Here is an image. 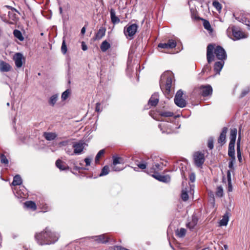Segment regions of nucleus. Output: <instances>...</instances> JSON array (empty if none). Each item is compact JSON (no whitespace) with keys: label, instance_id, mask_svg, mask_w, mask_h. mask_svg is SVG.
I'll return each mask as SVG.
<instances>
[{"label":"nucleus","instance_id":"nucleus-24","mask_svg":"<svg viewBox=\"0 0 250 250\" xmlns=\"http://www.w3.org/2000/svg\"><path fill=\"white\" fill-rule=\"evenodd\" d=\"M224 64L223 61L216 62L214 64V70L216 74H219Z\"/></svg>","mask_w":250,"mask_h":250},{"label":"nucleus","instance_id":"nucleus-56","mask_svg":"<svg viewBox=\"0 0 250 250\" xmlns=\"http://www.w3.org/2000/svg\"><path fill=\"white\" fill-rule=\"evenodd\" d=\"M95 110L97 112H100L102 111V109H101V104L99 103H97L96 104Z\"/></svg>","mask_w":250,"mask_h":250},{"label":"nucleus","instance_id":"nucleus-61","mask_svg":"<svg viewBox=\"0 0 250 250\" xmlns=\"http://www.w3.org/2000/svg\"><path fill=\"white\" fill-rule=\"evenodd\" d=\"M82 48L83 51H85L87 49V45L83 42H82Z\"/></svg>","mask_w":250,"mask_h":250},{"label":"nucleus","instance_id":"nucleus-39","mask_svg":"<svg viewBox=\"0 0 250 250\" xmlns=\"http://www.w3.org/2000/svg\"><path fill=\"white\" fill-rule=\"evenodd\" d=\"M177 235L179 237H184L186 233V229L184 228H181L176 232Z\"/></svg>","mask_w":250,"mask_h":250},{"label":"nucleus","instance_id":"nucleus-23","mask_svg":"<svg viewBox=\"0 0 250 250\" xmlns=\"http://www.w3.org/2000/svg\"><path fill=\"white\" fill-rule=\"evenodd\" d=\"M24 206L25 208L30 209L33 211L37 209V206L36 203L32 201H27L24 203Z\"/></svg>","mask_w":250,"mask_h":250},{"label":"nucleus","instance_id":"nucleus-57","mask_svg":"<svg viewBox=\"0 0 250 250\" xmlns=\"http://www.w3.org/2000/svg\"><path fill=\"white\" fill-rule=\"evenodd\" d=\"M8 16L9 17L13 20L16 18V14L11 12H8Z\"/></svg>","mask_w":250,"mask_h":250},{"label":"nucleus","instance_id":"nucleus-53","mask_svg":"<svg viewBox=\"0 0 250 250\" xmlns=\"http://www.w3.org/2000/svg\"><path fill=\"white\" fill-rule=\"evenodd\" d=\"M208 147L210 149H212L213 148V140L212 139H209L208 141Z\"/></svg>","mask_w":250,"mask_h":250},{"label":"nucleus","instance_id":"nucleus-29","mask_svg":"<svg viewBox=\"0 0 250 250\" xmlns=\"http://www.w3.org/2000/svg\"><path fill=\"white\" fill-rule=\"evenodd\" d=\"M175 104L180 107H184L186 106L187 102L183 98L174 99Z\"/></svg>","mask_w":250,"mask_h":250},{"label":"nucleus","instance_id":"nucleus-59","mask_svg":"<svg viewBox=\"0 0 250 250\" xmlns=\"http://www.w3.org/2000/svg\"><path fill=\"white\" fill-rule=\"evenodd\" d=\"M228 182V190L229 192H231L232 191V186L231 184V181Z\"/></svg>","mask_w":250,"mask_h":250},{"label":"nucleus","instance_id":"nucleus-36","mask_svg":"<svg viewBox=\"0 0 250 250\" xmlns=\"http://www.w3.org/2000/svg\"><path fill=\"white\" fill-rule=\"evenodd\" d=\"M229 221V217L227 214H225L222 219L220 221V226H226L228 224Z\"/></svg>","mask_w":250,"mask_h":250},{"label":"nucleus","instance_id":"nucleus-47","mask_svg":"<svg viewBox=\"0 0 250 250\" xmlns=\"http://www.w3.org/2000/svg\"><path fill=\"white\" fill-rule=\"evenodd\" d=\"M212 5L218 12H220L221 11L222 5L218 1H214L212 3Z\"/></svg>","mask_w":250,"mask_h":250},{"label":"nucleus","instance_id":"nucleus-16","mask_svg":"<svg viewBox=\"0 0 250 250\" xmlns=\"http://www.w3.org/2000/svg\"><path fill=\"white\" fill-rule=\"evenodd\" d=\"M113 159V162L112 165L111 166L112 170L115 171H119L122 170L123 169V167H119L116 166L117 164H121L122 158L118 157H114Z\"/></svg>","mask_w":250,"mask_h":250},{"label":"nucleus","instance_id":"nucleus-18","mask_svg":"<svg viewBox=\"0 0 250 250\" xmlns=\"http://www.w3.org/2000/svg\"><path fill=\"white\" fill-rule=\"evenodd\" d=\"M228 131V128L226 127H224L220 135L218 138V142L220 144H224L226 142V134Z\"/></svg>","mask_w":250,"mask_h":250},{"label":"nucleus","instance_id":"nucleus-7","mask_svg":"<svg viewBox=\"0 0 250 250\" xmlns=\"http://www.w3.org/2000/svg\"><path fill=\"white\" fill-rule=\"evenodd\" d=\"M194 186L193 184H189V187L182 189L181 198L184 201L188 200L189 195H192L194 193Z\"/></svg>","mask_w":250,"mask_h":250},{"label":"nucleus","instance_id":"nucleus-52","mask_svg":"<svg viewBox=\"0 0 250 250\" xmlns=\"http://www.w3.org/2000/svg\"><path fill=\"white\" fill-rule=\"evenodd\" d=\"M40 208L42 209L44 212L48 211L49 210V207L46 204L41 207Z\"/></svg>","mask_w":250,"mask_h":250},{"label":"nucleus","instance_id":"nucleus-63","mask_svg":"<svg viewBox=\"0 0 250 250\" xmlns=\"http://www.w3.org/2000/svg\"><path fill=\"white\" fill-rule=\"evenodd\" d=\"M5 7H6L7 9H10L12 11H17V10L14 7H12V6H9V5H5Z\"/></svg>","mask_w":250,"mask_h":250},{"label":"nucleus","instance_id":"nucleus-44","mask_svg":"<svg viewBox=\"0 0 250 250\" xmlns=\"http://www.w3.org/2000/svg\"><path fill=\"white\" fill-rule=\"evenodd\" d=\"M87 146V144L83 141H79V154L82 153L83 149Z\"/></svg>","mask_w":250,"mask_h":250},{"label":"nucleus","instance_id":"nucleus-21","mask_svg":"<svg viewBox=\"0 0 250 250\" xmlns=\"http://www.w3.org/2000/svg\"><path fill=\"white\" fill-rule=\"evenodd\" d=\"M55 164L56 167L61 170H66L69 168L65 162L60 159L56 161Z\"/></svg>","mask_w":250,"mask_h":250},{"label":"nucleus","instance_id":"nucleus-43","mask_svg":"<svg viewBox=\"0 0 250 250\" xmlns=\"http://www.w3.org/2000/svg\"><path fill=\"white\" fill-rule=\"evenodd\" d=\"M159 114L162 117H172L173 115V113L170 111H161Z\"/></svg>","mask_w":250,"mask_h":250},{"label":"nucleus","instance_id":"nucleus-15","mask_svg":"<svg viewBox=\"0 0 250 250\" xmlns=\"http://www.w3.org/2000/svg\"><path fill=\"white\" fill-rule=\"evenodd\" d=\"M159 102V95L158 93H154L152 95L148 102V105L150 106H156Z\"/></svg>","mask_w":250,"mask_h":250},{"label":"nucleus","instance_id":"nucleus-55","mask_svg":"<svg viewBox=\"0 0 250 250\" xmlns=\"http://www.w3.org/2000/svg\"><path fill=\"white\" fill-rule=\"evenodd\" d=\"M92 158H86L84 159V162L86 166H89L91 162Z\"/></svg>","mask_w":250,"mask_h":250},{"label":"nucleus","instance_id":"nucleus-30","mask_svg":"<svg viewBox=\"0 0 250 250\" xmlns=\"http://www.w3.org/2000/svg\"><path fill=\"white\" fill-rule=\"evenodd\" d=\"M237 129L236 128L231 129L230 133V142H235L236 135H237Z\"/></svg>","mask_w":250,"mask_h":250},{"label":"nucleus","instance_id":"nucleus-17","mask_svg":"<svg viewBox=\"0 0 250 250\" xmlns=\"http://www.w3.org/2000/svg\"><path fill=\"white\" fill-rule=\"evenodd\" d=\"M94 240L99 243H105L108 242V237L106 234H102L94 237Z\"/></svg>","mask_w":250,"mask_h":250},{"label":"nucleus","instance_id":"nucleus-42","mask_svg":"<svg viewBox=\"0 0 250 250\" xmlns=\"http://www.w3.org/2000/svg\"><path fill=\"white\" fill-rule=\"evenodd\" d=\"M109 172V167L107 166H104L102 169V171L100 174V176H103L108 174Z\"/></svg>","mask_w":250,"mask_h":250},{"label":"nucleus","instance_id":"nucleus-28","mask_svg":"<svg viewBox=\"0 0 250 250\" xmlns=\"http://www.w3.org/2000/svg\"><path fill=\"white\" fill-rule=\"evenodd\" d=\"M22 184V179L20 175H16L14 177L12 185L14 186H20Z\"/></svg>","mask_w":250,"mask_h":250},{"label":"nucleus","instance_id":"nucleus-51","mask_svg":"<svg viewBox=\"0 0 250 250\" xmlns=\"http://www.w3.org/2000/svg\"><path fill=\"white\" fill-rule=\"evenodd\" d=\"M183 92L181 90H179L175 96L174 99H177L179 98H182Z\"/></svg>","mask_w":250,"mask_h":250},{"label":"nucleus","instance_id":"nucleus-10","mask_svg":"<svg viewBox=\"0 0 250 250\" xmlns=\"http://www.w3.org/2000/svg\"><path fill=\"white\" fill-rule=\"evenodd\" d=\"M199 93L203 97L210 96L212 93V88L210 85H202L199 88Z\"/></svg>","mask_w":250,"mask_h":250},{"label":"nucleus","instance_id":"nucleus-49","mask_svg":"<svg viewBox=\"0 0 250 250\" xmlns=\"http://www.w3.org/2000/svg\"><path fill=\"white\" fill-rule=\"evenodd\" d=\"M108 250H129L121 246H114L110 247Z\"/></svg>","mask_w":250,"mask_h":250},{"label":"nucleus","instance_id":"nucleus-46","mask_svg":"<svg viewBox=\"0 0 250 250\" xmlns=\"http://www.w3.org/2000/svg\"><path fill=\"white\" fill-rule=\"evenodd\" d=\"M216 196L220 197L223 195V189L221 186H218L216 188Z\"/></svg>","mask_w":250,"mask_h":250},{"label":"nucleus","instance_id":"nucleus-40","mask_svg":"<svg viewBox=\"0 0 250 250\" xmlns=\"http://www.w3.org/2000/svg\"><path fill=\"white\" fill-rule=\"evenodd\" d=\"M71 91L70 89H67L65 91H64L61 96V98L62 101L66 100L68 97H69V95L70 94Z\"/></svg>","mask_w":250,"mask_h":250},{"label":"nucleus","instance_id":"nucleus-32","mask_svg":"<svg viewBox=\"0 0 250 250\" xmlns=\"http://www.w3.org/2000/svg\"><path fill=\"white\" fill-rule=\"evenodd\" d=\"M240 138H238V142L237 144V154L238 161L240 163L242 162V158L241 155V152L240 150Z\"/></svg>","mask_w":250,"mask_h":250},{"label":"nucleus","instance_id":"nucleus-58","mask_svg":"<svg viewBox=\"0 0 250 250\" xmlns=\"http://www.w3.org/2000/svg\"><path fill=\"white\" fill-rule=\"evenodd\" d=\"M189 180L192 183H193L195 181V175L194 173H191L189 175Z\"/></svg>","mask_w":250,"mask_h":250},{"label":"nucleus","instance_id":"nucleus-1","mask_svg":"<svg viewBox=\"0 0 250 250\" xmlns=\"http://www.w3.org/2000/svg\"><path fill=\"white\" fill-rule=\"evenodd\" d=\"M35 239L41 245H49L56 242L58 239L56 234L51 231L48 227L39 233H36Z\"/></svg>","mask_w":250,"mask_h":250},{"label":"nucleus","instance_id":"nucleus-20","mask_svg":"<svg viewBox=\"0 0 250 250\" xmlns=\"http://www.w3.org/2000/svg\"><path fill=\"white\" fill-rule=\"evenodd\" d=\"M152 176L155 178V179H157L159 181L163 182L165 183H167L170 181V177L167 175V176H164L158 174H153L152 175Z\"/></svg>","mask_w":250,"mask_h":250},{"label":"nucleus","instance_id":"nucleus-33","mask_svg":"<svg viewBox=\"0 0 250 250\" xmlns=\"http://www.w3.org/2000/svg\"><path fill=\"white\" fill-rule=\"evenodd\" d=\"M100 47L103 52H105L110 47V44L106 41H104L102 43Z\"/></svg>","mask_w":250,"mask_h":250},{"label":"nucleus","instance_id":"nucleus-37","mask_svg":"<svg viewBox=\"0 0 250 250\" xmlns=\"http://www.w3.org/2000/svg\"><path fill=\"white\" fill-rule=\"evenodd\" d=\"M203 25L206 30H207L209 33H211L212 29L211 28L210 23L207 20H204L203 22Z\"/></svg>","mask_w":250,"mask_h":250},{"label":"nucleus","instance_id":"nucleus-6","mask_svg":"<svg viewBox=\"0 0 250 250\" xmlns=\"http://www.w3.org/2000/svg\"><path fill=\"white\" fill-rule=\"evenodd\" d=\"M193 160L196 167H201L205 160L204 154L199 151L195 152L193 155Z\"/></svg>","mask_w":250,"mask_h":250},{"label":"nucleus","instance_id":"nucleus-26","mask_svg":"<svg viewBox=\"0 0 250 250\" xmlns=\"http://www.w3.org/2000/svg\"><path fill=\"white\" fill-rule=\"evenodd\" d=\"M43 136L46 140L51 141L54 140L57 137V135L55 133L53 132H44Z\"/></svg>","mask_w":250,"mask_h":250},{"label":"nucleus","instance_id":"nucleus-14","mask_svg":"<svg viewBox=\"0 0 250 250\" xmlns=\"http://www.w3.org/2000/svg\"><path fill=\"white\" fill-rule=\"evenodd\" d=\"M147 167H149L151 170V172H155L156 171L160 170L162 169L161 164L158 163L153 162L151 159H148L147 162Z\"/></svg>","mask_w":250,"mask_h":250},{"label":"nucleus","instance_id":"nucleus-50","mask_svg":"<svg viewBox=\"0 0 250 250\" xmlns=\"http://www.w3.org/2000/svg\"><path fill=\"white\" fill-rule=\"evenodd\" d=\"M250 91V88L249 87H246L244 88L241 94V97H243L247 95Z\"/></svg>","mask_w":250,"mask_h":250},{"label":"nucleus","instance_id":"nucleus-31","mask_svg":"<svg viewBox=\"0 0 250 250\" xmlns=\"http://www.w3.org/2000/svg\"><path fill=\"white\" fill-rule=\"evenodd\" d=\"M105 29L104 28L102 27L100 28L96 34V39L98 40L101 39L105 35Z\"/></svg>","mask_w":250,"mask_h":250},{"label":"nucleus","instance_id":"nucleus-45","mask_svg":"<svg viewBox=\"0 0 250 250\" xmlns=\"http://www.w3.org/2000/svg\"><path fill=\"white\" fill-rule=\"evenodd\" d=\"M0 161L2 164H4L5 165H8L9 163V161L7 159L6 157L3 154H1L0 155Z\"/></svg>","mask_w":250,"mask_h":250},{"label":"nucleus","instance_id":"nucleus-11","mask_svg":"<svg viewBox=\"0 0 250 250\" xmlns=\"http://www.w3.org/2000/svg\"><path fill=\"white\" fill-rule=\"evenodd\" d=\"M16 66L20 68L22 66L23 62H24L25 59L23 55L21 53H17L13 57Z\"/></svg>","mask_w":250,"mask_h":250},{"label":"nucleus","instance_id":"nucleus-62","mask_svg":"<svg viewBox=\"0 0 250 250\" xmlns=\"http://www.w3.org/2000/svg\"><path fill=\"white\" fill-rule=\"evenodd\" d=\"M72 141H68L66 142H62L61 143V144H62L63 146H68V144L69 143H71Z\"/></svg>","mask_w":250,"mask_h":250},{"label":"nucleus","instance_id":"nucleus-19","mask_svg":"<svg viewBox=\"0 0 250 250\" xmlns=\"http://www.w3.org/2000/svg\"><path fill=\"white\" fill-rule=\"evenodd\" d=\"M11 69V66L10 65L3 61H1L0 62V70L1 72H8L10 71Z\"/></svg>","mask_w":250,"mask_h":250},{"label":"nucleus","instance_id":"nucleus-25","mask_svg":"<svg viewBox=\"0 0 250 250\" xmlns=\"http://www.w3.org/2000/svg\"><path fill=\"white\" fill-rule=\"evenodd\" d=\"M235 143L229 142V145L228 155L230 157H235V150H234Z\"/></svg>","mask_w":250,"mask_h":250},{"label":"nucleus","instance_id":"nucleus-13","mask_svg":"<svg viewBox=\"0 0 250 250\" xmlns=\"http://www.w3.org/2000/svg\"><path fill=\"white\" fill-rule=\"evenodd\" d=\"M176 42L174 40H168L167 43H160L158 46L159 48L164 49H172L176 47Z\"/></svg>","mask_w":250,"mask_h":250},{"label":"nucleus","instance_id":"nucleus-27","mask_svg":"<svg viewBox=\"0 0 250 250\" xmlns=\"http://www.w3.org/2000/svg\"><path fill=\"white\" fill-rule=\"evenodd\" d=\"M111 20L113 23L115 24L120 22V19L116 16L114 9H111L110 11Z\"/></svg>","mask_w":250,"mask_h":250},{"label":"nucleus","instance_id":"nucleus-38","mask_svg":"<svg viewBox=\"0 0 250 250\" xmlns=\"http://www.w3.org/2000/svg\"><path fill=\"white\" fill-rule=\"evenodd\" d=\"M58 99V95L55 94L52 96L49 99V103L52 106H54Z\"/></svg>","mask_w":250,"mask_h":250},{"label":"nucleus","instance_id":"nucleus-64","mask_svg":"<svg viewBox=\"0 0 250 250\" xmlns=\"http://www.w3.org/2000/svg\"><path fill=\"white\" fill-rule=\"evenodd\" d=\"M85 27H83L82 29V30H81V33H82V34H84L85 33Z\"/></svg>","mask_w":250,"mask_h":250},{"label":"nucleus","instance_id":"nucleus-8","mask_svg":"<svg viewBox=\"0 0 250 250\" xmlns=\"http://www.w3.org/2000/svg\"><path fill=\"white\" fill-rule=\"evenodd\" d=\"M66 153L69 155H73L78 153V143L72 142L68 144L65 149Z\"/></svg>","mask_w":250,"mask_h":250},{"label":"nucleus","instance_id":"nucleus-3","mask_svg":"<svg viewBox=\"0 0 250 250\" xmlns=\"http://www.w3.org/2000/svg\"><path fill=\"white\" fill-rule=\"evenodd\" d=\"M173 78V74L170 72H166L162 75L160 86L165 94H168L170 92Z\"/></svg>","mask_w":250,"mask_h":250},{"label":"nucleus","instance_id":"nucleus-22","mask_svg":"<svg viewBox=\"0 0 250 250\" xmlns=\"http://www.w3.org/2000/svg\"><path fill=\"white\" fill-rule=\"evenodd\" d=\"M198 222V218L196 216L193 215L192 216L191 220L187 224V227L190 229H194Z\"/></svg>","mask_w":250,"mask_h":250},{"label":"nucleus","instance_id":"nucleus-9","mask_svg":"<svg viewBox=\"0 0 250 250\" xmlns=\"http://www.w3.org/2000/svg\"><path fill=\"white\" fill-rule=\"evenodd\" d=\"M231 30L234 37V40H238L248 37V35L242 32L239 29L236 27H232Z\"/></svg>","mask_w":250,"mask_h":250},{"label":"nucleus","instance_id":"nucleus-4","mask_svg":"<svg viewBox=\"0 0 250 250\" xmlns=\"http://www.w3.org/2000/svg\"><path fill=\"white\" fill-rule=\"evenodd\" d=\"M159 127L163 133L169 134L175 132V129L179 128L180 126L177 127L174 124L164 122L159 124Z\"/></svg>","mask_w":250,"mask_h":250},{"label":"nucleus","instance_id":"nucleus-54","mask_svg":"<svg viewBox=\"0 0 250 250\" xmlns=\"http://www.w3.org/2000/svg\"><path fill=\"white\" fill-rule=\"evenodd\" d=\"M138 167L142 169H145L147 166V163H141L137 165Z\"/></svg>","mask_w":250,"mask_h":250},{"label":"nucleus","instance_id":"nucleus-35","mask_svg":"<svg viewBox=\"0 0 250 250\" xmlns=\"http://www.w3.org/2000/svg\"><path fill=\"white\" fill-rule=\"evenodd\" d=\"M235 162V157H230L229 162V167L230 169L229 170H231L232 172H233L235 169L234 167Z\"/></svg>","mask_w":250,"mask_h":250},{"label":"nucleus","instance_id":"nucleus-41","mask_svg":"<svg viewBox=\"0 0 250 250\" xmlns=\"http://www.w3.org/2000/svg\"><path fill=\"white\" fill-rule=\"evenodd\" d=\"M104 149H102L99 151L95 158V163H99L100 158L104 154Z\"/></svg>","mask_w":250,"mask_h":250},{"label":"nucleus","instance_id":"nucleus-48","mask_svg":"<svg viewBox=\"0 0 250 250\" xmlns=\"http://www.w3.org/2000/svg\"><path fill=\"white\" fill-rule=\"evenodd\" d=\"M67 47L65 43V40L63 39L61 46V51L62 54H65L67 52Z\"/></svg>","mask_w":250,"mask_h":250},{"label":"nucleus","instance_id":"nucleus-60","mask_svg":"<svg viewBox=\"0 0 250 250\" xmlns=\"http://www.w3.org/2000/svg\"><path fill=\"white\" fill-rule=\"evenodd\" d=\"M227 179L228 182L231 181L230 170H228L227 171Z\"/></svg>","mask_w":250,"mask_h":250},{"label":"nucleus","instance_id":"nucleus-2","mask_svg":"<svg viewBox=\"0 0 250 250\" xmlns=\"http://www.w3.org/2000/svg\"><path fill=\"white\" fill-rule=\"evenodd\" d=\"M215 46L214 44H209L207 47V59L208 63L214 60V53L217 59L221 61H224L227 58L226 53L223 47L219 45Z\"/></svg>","mask_w":250,"mask_h":250},{"label":"nucleus","instance_id":"nucleus-12","mask_svg":"<svg viewBox=\"0 0 250 250\" xmlns=\"http://www.w3.org/2000/svg\"><path fill=\"white\" fill-rule=\"evenodd\" d=\"M235 17L236 20L238 21L242 22L249 27L250 29V21H249L242 13L239 14L238 13H235L233 14Z\"/></svg>","mask_w":250,"mask_h":250},{"label":"nucleus","instance_id":"nucleus-5","mask_svg":"<svg viewBox=\"0 0 250 250\" xmlns=\"http://www.w3.org/2000/svg\"><path fill=\"white\" fill-rule=\"evenodd\" d=\"M137 29L138 25L135 23H133L131 25L126 26L124 28V32L127 39L131 40L133 38Z\"/></svg>","mask_w":250,"mask_h":250},{"label":"nucleus","instance_id":"nucleus-34","mask_svg":"<svg viewBox=\"0 0 250 250\" xmlns=\"http://www.w3.org/2000/svg\"><path fill=\"white\" fill-rule=\"evenodd\" d=\"M14 36L18 39L21 41H23L24 40V38L22 35L21 32L17 29H15L13 32Z\"/></svg>","mask_w":250,"mask_h":250}]
</instances>
